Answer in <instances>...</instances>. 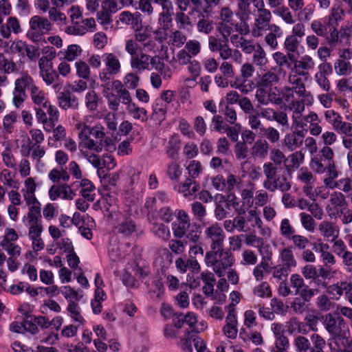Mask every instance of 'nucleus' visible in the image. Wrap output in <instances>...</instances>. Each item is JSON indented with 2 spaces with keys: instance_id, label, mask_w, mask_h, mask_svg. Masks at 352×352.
Returning <instances> with one entry per match:
<instances>
[{
  "instance_id": "6e6d98bb",
  "label": "nucleus",
  "mask_w": 352,
  "mask_h": 352,
  "mask_svg": "<svg viewBox=\"0 0 352 352\" xmlns=\"http://www.w3.org/2000/svg\"><path fill=\"white\" fill-rule=\"evenodd\" d=\"M253 294L260 298H270L272 296L270 286L267 282H262L254 287Z\"/></svg>"
},
{
  "instance_id": "774afa93",
  "label": "nucleus",
  "mask_w": 352,
  "mask_h": 352,
  "mask_svg": "<svg viewBox=\"0 0 352 352\" xmlns=\"http://www.w3.org/2000/svg\"><path fill=\"white\" fill-rule=\"evenodd\" d=\"M289 344V340L286 336L277 337L275 340V346L272 349L271 352H287Z\"/></svg>"
},
{
  "instance_id": "f8f14e48",
  "label": "nucleus",
  "mask_w": 352,
  "mask_h": 352,
  "mask_svg": "<svg viewBox=\"0 0 352 352\" xmlns=\"http://www.w3.org/2000/svg\"><path fill=\"white\" fill-rule=\"evenodd\" d=\"M26 190L23 192V197L28 206V211L33 209L41 210V204L35 197L36 184L34 179L31 177L25 181Z\"/></svg>"
},
{
  "instance_id": "bf43d9fd",
  "label": "nucleus",
  "mask_w": 352,
  "mask_h": 352,
  "mask_svg": "<svg viewBox=\"0 0 352 352\" xmlns=\"http://www.w3.org/2000/svg\"><path fill=\"white\" fill-rule=\"evenodd\" d=\"M191 210L195 218L201 221L207 214L206 207L199 201H194L191 204Z\"/></svg>"
},
{
  "instance_id": "423d86ee",
  "label": "nucleus",
  "mask_w": 352,
  "mask_h": 352,
  "mask_svg": "<svg viewBox=\"0 0 352 352\" xmlns=\"http://www.w3.org/2000/svg\"><path fill=\"white\" fill-rule=\"evenodd\" d=\"M294 69L296 74L289 78L292 82V89L299 96H305L306 87L305 82L307 80L308 63L306 58L303 57L302 60H294Z\"/></svg>"
},
{
  "instance_id": "c03bdc74",
  "label": "nucleus",
  "mask_w": 352,
  "mask_h": 352,
  "mask_svg": "<svg viewBox=\"0 0 352 352\" xmlns=\"http://www.w3.org/2000/svg\"><path fill=\"white\" fill-rule=\"evenodd\" d=\"M151 232L155 236L163 241H168L170 236L169 228L162 223H153Z\"/></svg>"
},
{
  "instance_id": "9d476101",
  "label": "nucleus",
  "mask_w": 352,
  "mask_h": 352,
  "mask_svg": "<svg viewBox=\"0 0 352 352\" xmlns=\"http://www.w3.org/2000/svg\"><path fill=\"white\" fill-rule=\"evenodd\" d=\"M22 222L28 228V234H35L43 231L41 210L33 209L31 211H28L23 217Z\"/></svg>"
},
{
  "instance_id": "79ce46f5",
  "label": "nucleus",
  "mask_w": 352,
  "mask_h": 352,
  "mask_svg": "<svg viewBox=\"0 0 352 352\" xmlns=\"http://www.w3.org/2000/svg\"><path fill=\"white\" fill-rule=\"evenodd\" d=\"M30 98L35 105L46 107L49 103L48 99L45 97V92L36 87L30 92Z\"/></svg>"
},
{
  "instance_id": "e433bc0d",
  "label": "nucleus",
  "mask_w": 352,
  "mask_h": 352,
  "mask_svg": "<svg viewBox=\"0 0 352 352\" xmlns=\"http://www.w3.org/2000/svg\"><path fill=\"white\" fill-rule=\"evenodd\" d=\"M134 39L143 47L144 51H151L154 47L153 41L145 31H136Z\"/></svg>"
},
{
  "instance_id": "a211bd4d",
  "label": "nucleus",
  "mask_w": 352,
  "mask_h": 352,
  "mask_svg": "<svg viewBox=\"0 0 352 352\" xmlns=\"http://www.w3.org/2000/svg\"><path fill=\"white\" fill-rule=\"evenodd\" d=\"M118 21L124 25L139 28L142 26V14L139 12L123 11L118 15Z\"/></svg>"
},
{
  "instance_id": "6e6552de",
  "label": "nucleus",
  "mask_w": 352,
  "mask_h": 352,
  "mask_svg": "<svg viewBox=\"0 0 352 352\" xmlns=\"http://www.w3.org/2000/svg\"><path fill=\"white\" fill-rule=\"evenodd\" d=\"M236 25L237 22L234 19V13L231 9L227 6L221 8L217 25V30L221 35L230 36Z\"/></svg>"
},
{
  "instance_id": "473e14b6",
  "label": "nucleus",
  "mask_w": 352,
  "mask_h": 352,
  "mask_svg": "<svg viewBox=\"0 0 352 352\" xmlns=\"http://www.w3.org/2000/svg\"><path fill=\"white\" fill-rule=\"evenodd\" d=\"M305 135L298 133L294 131L293 133L287 134L284 139L285 146L290 150H294L299 147L303 142Z\"/></svg>"
},
{
  "instance_id": "39448f33",
  "label": "nucleus",
  "mask_w": 352,
  "mask_h": 352,
  "mask_svg": "<svg viewBox=\"0 0 352 352\" xmlns=\"http://www.w3.org/2000/svg\"><path fill=\"white\" fill-rule=\"evenodd\" d=\"M321 319L324 320L325 328L332 337L338 338L340 340L346 338V322L338 310L321 316Z\"/></svg>"
},
{
  "instance_id": "dca6fc26",
  "label": "nucleus",
  "mask_w": 352,
  "mask_h": 352,
  "mask_svg": "<svg viewBox=\"0 0 352 352\" xmlns=\"http://www.w3.org/2000/svg\"><path fill=\"white\" fill-rule=\"evenodd\" d=\"M268 88L258 86L256 91L255 98L258 102L262 105H267L270 103H274L275 104H280L283 99L280 97L273 96L274 94L270 92L271 90L268 91Z\"/></svg>"
},
{
  "instance_id": "a18cd8bd",
  "label": "nucleus",
  "mask_w": 352,
  "mask_h": 352,
  "mask_svg": "<svg viewBox=\"0 0 352 352\" xmlns=\"http://www.w3.org/2000/svg\"><path fill=\"white\" fill-rule=\"evenodd\" d=\"M67 310L69 316L74 322L79 323V324H84L85 320L80 314V309L76 302H69L67 305Z\"/></svg>"
},
{
  "instance_id": "72a5a7b5",
  "label": "nucleus",
  "mask_w": 352,
  "mask_h": 352,
  "mask_svg": "<svg viewBox=\"0 0 352 352\" xmlns=\"http://www.w3.org/2000/svg\"><path fill=\"white\" fill-rule=\"evenodd\" d=\"M291 286L295 289V295L308 294V286L305 285L303 278L297 274L290 277Z\"/></svg>"
},
{
  "instance_id": "f704fd0d",
  "label": "nucleus",
  "mask_w": 352,
  "mask_h": 352,
  "mask_svg": "<svg viewBox=\"0 0 352 352\" xmlns=\"http://www.w3.org/2000/svg\"><path fill=\"white\" fill-rule=\"evenodd\" d=\"M80 186L81 187L80 194L88 201H93L95 199V186L93 183L87 179H82L80 182Z\"/></svg>"
},
{
  "instance_id": "5fc2aeb1",
  "label": "nucleus",
  "mask_w": 352,
  "mask_h": 352,
  "mask_svg": "<svg viewBox=\"0 0 352 352\" xmlns=\"http://www.w3.org/2000/svg\"><path fill=\"white\" fill-rule=\"evenodd\" d=\"M273 13L280 17L287 24H293L295 22L292 12L286 6H280L277 9L273 10Z\"/></svg>"
},
{
  "instance_id": "bb28decb",
  "label": "nucleus",
  "mask_w": 352,
  "mask_h": 352,
  "mask_svg": "<svg viewBox=\"0 0 352 352\" xmlns=\"http://www.w3.org/2000/svg\"><path fill=\"white\" fill-rule=\"evenodd\" d=\"M279 80L280 77L276 73L272 71H267L261 76L257 82V86L264 87L271 90L273 86L276 85L279 82Z\"/></svg>"
},
{
  "instance_id": "37998d69",
  "label": "nucleus",
  "mask_w": 352,
  "mask_h": 352,
  "mask_svg": "<svg viewBox=\"0 0 352 352\" xmlns=\"http://www.w3.org/2000/svg\"><path fill=\"white\" fill-rule=\"evenodd\" d=\"M280 259L282 265L291 270L292 267L296 265V261L294 257L292 251L289 248H284L280 254Z\"/></svg>"
},
{
  "instance_id": "5701e85b",
  "label": "nucleus",
  "mask_w": 352,
  "mask_h": 352,
  "mask_svg": "<svg viewBox=\"0 0 352 352\" xmlns=\"http://www.w3.org/2000/svg\"><path fill=\"white\" fill-rule=\"evenodd\" d=\"M19 34L21 28L19 20L16 17H10L6 23L1 26L0 33L3 38H8L11 32Z\"/></svg>"
},
{
  "instance_id": "ea45409f",
  "label": "nucleus",
  "mask_w": 352,
  "mask_h": 352,
  "mask_svg": "<svg viewBox=\"0 0 352 352\" xmlns=\"http://www.w3.org/2000/svg\"><path fill=\"white\" fill-rule=\"evenodd\" d=\"M294 302L292 304V308L296 314H303L308 310V294H300L296 295Z\"/></svg>"
},
{
  "instance_id": "393cba45",
  "label": "nucleus",
  "mask_w": 352,
  "mask_h": 352,
  "mask_svg": "<svg viewBox=\"0 0 352 352\" xmlns=\"http://www.w3.org/2000/svg\"><path fill=\"white\" fill-rule=\"evenodd\" d=\"M105 69L117 74L120 72L121 65L118 58L113 53H105L102 56Z\"/></svg>"
},
{
  "instance_id": "8fccbe9b",
  "label": "nucleus",
  "mask_w": 352,
  "mask_h": 352,
  "mask_svg": "<svg viewBox=\"0 0 352 352\" xmlns=\"http://www.w3.org/2000/svg\"><path fill=\"white\" fill-rule=\"evenodd\" d=\"M80 21L72 22V25L65 28V32L69 35L82 36L87 33V29Z\"/></svg>"
},
{
  "instance_id": "6ab92c4d",
  "label": "nucleus",
  "mask_w": 352,
  "mask_h": 352,
  "mask_svg": "<svg viewBox=\"0 0 352 352\" xmlns=\"http://www.w3.org/2000/svg\"><path fill=\"white\" fill-rule=\"evenodd\" d=\"M329 275L330 270L328 268H324L321 265L318 267L309 265V278H312L318 285H321L324 287V280Z\"/></svg>"
},
{
  "instance_id": "09e8293b",
  "label": "nucleus",
  "mask_w": 352,
  "mask_h": 352,
  "mask_svg": "<svg viewBox=\"0 0 352 352\" xmlns=\"http://www.w3.org/2000/svg\"><path fill=\"white\" fill-rule=\"evenodd\" d=\"M128 113L135 120L145 121L147 119V111L144 108L138 107L135 103L126 107Z\"/></svg>"
},
{
  "instance_id": "864d4df0",
  "label": "nucleus",
  "mask_w": 352,
  "mask_h": 352,
  "mask_svg": "<svg viewBox=\"0 0 352 352\" xmlns=\"http://www.w3.org/2000/svg\"><path fill=\"white\" fill-rule=\"evenodd\" d=\"M49 20L56 23L58 25L66 24V15L58 10L56 8H50L48 11Z\"/></svg>"
},
{
  "instance_id": "20e7f679",
  "label": "nucleus",
  "mask_w": 352,
  "mask_h": 352,
  "mask_svg": "<svg viewBox=\"0 0 352 352\" xmlns=\"http://www.w3.org/2000/svg\"><path fill=\"white\" fill-rule=\"evenodd\" d=\"M254 6L257 10V14L254 19L252 34L254 36H259L263 34V32L271 28L272 24L270 23V21L272 16L271 11L265 8L263 0H254Z\"/></svg>"
},
{
  "instance_id": "4d7b16f0",
  "label": "nucleus",
  "mask_w": 352,
  "mask_h": 352,
  "mask_svg": "<svg viewBox=\"0 0 352 352\" xmlns=\"http://www.w3.org/2000/svg\"><path fill=\"white\" fill-rule=\"evenodd\" d=\"M291 270L289 269H286L284 265L281 264H278L272 267L271 271L272 274L273 278L276 279L277 280H286V278L288 274L290 273Z\"/></svg>"
},
{
  "instance_id": "9b49d317",
  "label": "nucleus",
  "mask_w": 352,
  "mask_h": 352,
  "mask_svg": "<svg viewBox=\"0 0 352 352\" xmlns=\"http://www.w3.org/2000/svg\"><path fill=\"white\" fill-rule=\"evenodd\" d=\"M200 185L191 178H186L183 182L174 187V189L188 199H194L197 197Z\"/></svg>"
},
{
  "instance_id": "ddd939ff",
  "label": "nucleus",
  "mask_w": 352,
  "mask_h": 352,
  "mask_svg": "<svg viewBox=\"0 0 352 352\" xmlns=\"http://www.w3.org/2000/svg\"><path fill=\"white\" fill-rule=\"evenodd\" d=\"M214 210L215 218L219 220H223L229 215L230 210V201L221 194H217L214 197Z\"/></svg>"
},
{
  "instance_id": "c85d7f7f",
  "label": "nucleus",
  "mask_w": 352,
  "mask_h": 352,
  "mask_svg": "<svg viewBox=\"0 0 352 352\" xmlns=\"http://www.w3.org/2000/svg\"><path fill=\"white\" fill-rule=\"evenodd\" d=\"M116 230L118 233L128 237L136 231V226L131 218H126L118 224Z\"/></svg>"
},
{
  "instance_id": "de8ad7c7",
  "label": "nucleus",
  "mask_w": 352,
  "mask_h": 352,
  "mask_svg": "<svg viewBox=\"0 0 352 352\" xmlns=\"http://www.w3.org/2000/svg\"><path fill=\"white\" fill-rule=\"evenodd\" d=\"M49 179L54 183H60V182H68L69 175L68 173L61 168H53L48 174Z\"/></svg>"
},
{
  "instance_id": "0e129e2a",
  "label": "nucleus",
  "mask_w": 352,
  "mask_h": 352,
  "mask_svg": "<svg viewBox=\"0 0 352 352\" xmlns=\"http://www.w3.org/2000/svg\"><path fill=\"white\" fill-rule=\"evenodd\" d=\"M151 69H155L160 72L161 75H166V72L169 71V67L166 65L163 59L159 56H154L152 58V62L151 65Z\"/></svg>"
},
{
  "instance_id": "1a4fd4ad",
  "label": "nucleus",
  "mask_w": 352,
  "mask_h": 352,
  "mask_svg": "<svg viewBox=\"0 0 352 352\" xmlns=\"http://www.w3.org/2000/svg\"><path fill=\"white\" fill-rule=\"evenodd\" d=\"M205 240L210 243V251L223 248L226 234L221 226L214 223L206 228L204 230Z\"/></svg>"
},
{
  "instance_id": "7c9ffc66",
  "label": "nucleus",
  "mask_w": 352,
  "mask_h": 352,
  "mask_svg": "<svg viewBox=\"0 0 352 352\" xmlns=\"http://www.w3.org/2000/svg\"><path fill=\"white\" fill-rule=\"evenodd\" d=\"M162 12L160 13L158 17V23L162 28L169 29L172 25L173 12V5L162 8Z\"/></svg>"
},
{
  "instance_id": "3c124183",
  "label": "nucleus",
  "mask_w": 352,
  "mask_h": 352,
  "mask_svg": "<svg viewBox=\"0 0 352 352\" xmlns=\"http://www.w3.org/2000/svg\"><path fill=\"white\" fill-rule=\"evenodd\" d=\"M125 50L132 57L136 56L144 50L143 47L135 39L131 38L126 41Z\"/></svg>"
},
{
  "instance_id": "2f4dec72",
  "label": "nucleus",
  "mask_w": 352,
  "mask_h": 352,
  "mask_svg": "<svg viewBox=\"0 0 352 352\" xmlns=\"http://www.w3.org/2000/svg\"><path fill=\"white\" fill-rule=\"evenodd\" d=\"M153 113L151 119L159 122H162L166 118L167 112L166 104L162 102V100H156L153 104Z\"/></svg>"
},
{
  "instance_id": "412c9836",
  "label": "nucleus",
  "mask_w": 352,
  "mask_h": 352,
  "mask_svg": "<svg viewBox=\"0 0 352 352\" xmlns=\"http://www.w3.org/2000/svg\"><path fill=\"white\" fill-rule=\"evenodd\" d=\"M236 314H228L226 318V324L223 328L224 335L230 338L234 339L238 333Z\"/></svg>"
},
{
  "instance_id": "a878e982",
  "label": "nucleus",
  "mask_w": 352,
  "mask_h": 352,
  "mask_svg": "<svg viewBox=\"0 0 352 352\" xmlns=\"http://www.w3.org/2000/svg\"><path fill=\"white\" fill-rule=\"evenodd\" d=\"M199 20L197 23V29L199 32L209 34L214 29L213 21L210 19L211 15L206 13H197Z\"/></svg>"
},
{
  "instance_id": "2eb2a0df",
  "label": "nucleus",
  "mask_w": 352,
  "mask_h": 352,
  "mask_svg": "<svg viewBox=\"0 0 352 352\" xmlns=\"http://www.w3.org/2000/svg\"><path fill=\"white\" fill-rule=\"evenodd\" d=\"M152 58L153 56L142 52L132 57V58H130L131 67L133 70L137 72L151 70V65Z\"/></svg>"
},
{
  "instance_id": "f3484780",
  "label": "nucleus",
  "mask_w": 352,
  "mask_h": 352,
  "mask_svg": "<svg viewBox=\"0 0 352 352\" xmlns=\"http://www.w3.org/2000/svg\"><path fill=\"white\" fill-rule=\"evenodd\" d=\"M190 226V221L188 214L184 210L178 212V223L173 224V231L175 236L183 237Z\"/></svg>"
},
{
  "instance_id": "aec40b11",
  "label": "nucleus",
  "mask_w": 352,
  "mask_h": 352,
  "mask_svg": "<svg viewBox=\"0 0 352 352\" xmlns=\"http://www.w3.org/2000/svg\"><path fill=\"white\" fill-rule=\"evenodd\" d=\"M36 87L35 81L32 77L27 73L22 74L14 82V89L23 93H26V90L29 91L30 93Z\"/></svg>"
},
{
  "instance_id": "680f3d73",
  "label": "nucleus",
  "mask_w": 352,
  "mask_h": 352,
  "mask_svg": "<svg viewBox=\"0 0 352 352\" xmlns=\"http://www.w3.org/2000/svg\"><path fill=\"white\" fill-rule=\"evenodd\" d=\"M288 108L293 111L292 118L303 116L302 113L305 109L304 100H292L289 103Z\"/></svg>"
},
{
  "instance_id": "f257e3e1",
  "label": "nucleus",
  "mask_w": 352,
  "mask_h": 352,
  "mask_svg": "<svg viewBox=\"0 0 352 352\" xmlns=\"http://www.w3.org/2000/svg\"><path fill=\"white\" fill-rule=\"evenodd\" d=\"M204 261L219 277H223L226 270L234 265L235 260L231 251L223 248L207 252Z\"/></svg>"
},
{
  "instance_id": "f03ea898",
  "label": "nucleus",
  "mask_w": 352,
  "mask_h": 352,
  "mask_svg": "<svg viewBox=\"0 0 352 352\" xmlns=\"http://www.w3.org/2000/svg\"><path fill=\"white\" fill-rule=\"evenodd\" d=\"M104 130V129L102 126L90 127L85 124L79 133V138L86 141L85 142V148L96 153H100L104 144L108 147V149H110L111 147L110 142L111 140L110 138H107L103 142L105 137Z\"/></svg>"
},
{
  "instance_id": "c9c22d12",
  "label": "nucleus",
  "mask_w": 352,
  "mask_h": 352,
  "mask_svg": "<svg viewBox=\"0 0 352 352\" xmlns=\"http://www.w3.org/2000/svg\"><path fill=\"white\" fill-rule=\"evenodd\" d=\"M273 58L279 67H285L289 69L292 67V63L294 61L295 57L291 53L285 54L283 52H276L273 54Z\"/></svg>"
},
{
  "instance_id": "49530a36",
  "label": "nucleus",
  "mask_w": 352,
  "mask_h": 352,
  "mask_svg": "<svg viewBox=\"0 0 352 352\" xmlns=\"http://www.w3.org/2000/svg\"><path fill=\"white\" fill-rule=\"evenodd\" d=\"M294 122L292 124V128L294 131H296L298 133H301L305 135L307 133V122H308V116H302L296 118H292Z\"/></svg>"
},
{
  "instance_id": "0eeeda50",
  "label": "nucleus",
  "mask_w": 352,
  "mask_h": 352,
  "mask_svg": "<svg viewBox=\"0 0 352 352\" xmlns=\"http://www.w3.org/2000/svg\"><path fill=\"white\" fill-rule=\"evenodd\" d=\"M30 29L27 37L34 43H38L45 33L52 30V23L47 18L38 15L33 16L29 22Z\"/></svg>"
},
{
  "instance_id": "13d9d810",
  "label": "nucleus",
  "mask_w": 352,
  "mask_h": 352,
  "mask_svg": "<svg viewBox=\"0 0 352 352\" xmlns=\"http://www.w3.org/2000/svg\"><path fill=\"white\" fill-rule=\"evenodd\" d=\"M186 170H188L189 175L188 178H191L193 180H195V179L198 177L201 173L202 170V166L199 161L192 160L186 167Z\"/></svg>"
},
{
  "instance_id": "69168bd1",
  "label": "nucleus",
  "mask_w": 352,
  "mask_h": 352,
  "mask_svg": "<svg viewBox=\"0 0 352 352\" xmlns=\"http://www.w3.org/2000/svg\"><path fill=\"white\" fill-rule=\"evenodd\" d=\"M81 53L82 49L78 45H69L65 52V59L68 61H73L79 56Z\"/></svg>"
},
{
  "instance_id": "cd10ccee",
  "label": "nucleus",
  "mask_w": 352,
  "mask_h": 352,
  "mask_svg": "<svg viewBox=\"0 0 352 352\" xmlns=\"http://www.w3.org/2000/svg\"><path fill=\"white\" fill-rule=\"evenodd\" d=\"M267 30L270 32L265 36V41L270 47L274 50L278 46L277 38L283 35V31L278 25L274 23H272L271 28Z\"/></svg>"
},
{
  "instance_id": "b1692460",
  "label": "nucleus",
  "mask_w": 352,
  "mask_h": 352,
  "mask_svg": "<svg viewBox=\"0 0 352 352\" xmlns=\"http://www.w3.org/2000/svg\"><path fill=\"white\" fill-rule=\"evenodd\" d=\"M181 146V140L177 135H171L166 145L165 146L164 150L167 157L170 159H176L179 151Z\"/></svg>"
},
{
  "instance_id": "4be33fe9",
  "label": "nucleus",
  "mask_w": 352,
  "mask_h": 352,
  "mask_svg": "<svg viewBox=\"0 0 352 352\" xmlns=\"http://www.w3.org/2000/svg\"><path fill=\"white\" fill-rule=\"evenodd\" d=\"M251 3L254 4V0H238L236 16L241 21H247L254 14L251 10Z\"/></svg>"
},
{
  "instance_id": "603ef678",
  "label": "nucleus",
  "mask_w": 352,
  "mask_h": 352,
  "mask_svg": "<svg viewBox=\"0 0 352 352\" xmlns=\"http://www.w3.org/2000/svg\"><path fill=\"white\" fill-rule=\"evenodd\" d=\"M253 62L259 67L265 66L267 63L266 53L261 45H258L257 47L253 51Z\"/></svg>"
},
{
  "instance_id": "4468645a",
  "label": "nucleus",
  "mask_w": 352,
  "mask_h": 352,
  "mask_svg": "<svg viewBox=\"0 0 352 352\" xmlns=\"http://www.w3.org/2000/svg\"><path fill=\"white\" fill-rule=\"evenodd\" d=\"M57 100L58 106L64 110H76L78 109V98L70 91L59 92L57 96Z\"/></svg>"
},
{
  "instance_id": "338daca9",
  "label": "nucleus",
  "mask_w": 352,
  "mask_h": 352,
  "mask_svg": "<svg viewBox=\"0 0 352 352\" xmlns=\"http://www.w3.org/2000/svg\"><path fill=\"white\" fill-rule=\"evenodd\" d=\"M185 50L192 56L195 57L201 52V43L197 40H189L186 42Z\"/></svg>"
},
{
  "instance_id": "052dcab7",
  "label": "nucleus",
  "mask_w": 352,
  "mask_h": 352,
  "mask_svg": "<svg viewBox=\"0 0 352 352\" xmlns=\"http://www.w3.org/2000/svg\"><path fill=\"white\" fill-rule=\"evenodd\" d=\"M311 340L313 346L309 345V352H323L322 349L326 345L324 340L316 333L311 335Z\"/></svg>"
},
{
  "instance_id": "c756f323",
  "label": "nucleus",
  "mask_w": 352,
  "mask_h": 352,
  "mask_svg": "<svg viewBox=\"0 0 352 352\" xmlns=\"http://www.w3.org/2000/svg\"><path fill=\"white\" fill-rule=\"evenodd\" d=\"M344 16V6L340 4H334L329 16L328 24L331 27H337L338 22L342 21Z\"/></svg>"
},
{
  "instance_id": "7ed1b4c3",
  "label": "nucleus",
  "mask_w": 352,
  "mask_h": 352,
  "mask_svg": "<svg viewBox=\"0 0 352 352\" xmlns=\"http://www.w3.org/2000/svg\"><path fill=\"white\" fill-rule=\"evenodd\" d=\"M229 36L217 38L214 36L208 37V48L212 52H219V56L223 60L231 59L236 63H241L242 55L237 50H232L229 46Z\"/></svg>"
},
{
  "instance_id": "a19ab883",
  "label": "nucleus",
  "mask_w": 352,
  "mask_h": 352,
  "mask_svg": "<svg viewBox=\"0 0 352 352\" xmlns=\"http://www.w3.org/2000/svg\"><path fill=\"white\" fill-rule=\"evenodd\" d=\"M166 174L172 182H178L182 174V168L179 163L171 162L166 166Z\"/></svg>"
},
{
  "instance_id": "58836bf2",
  "label": "nucleus",
  "mask_w": 352,
  "mask_h": 352,
  "mask_svg": "<svg viewBox=\"0 0 352 352\" xmlns=\"http://www.w3.org/2000/svg\"><path fill=\"white\" fill-rule=\"evenodd\" d=\"M304 155V153H302L301 151L290 155L288 158L285 160L286 168L288 170L298 168L303 162Z\"/></svg>"
},
{
  "instance_id": "4c0bfd02",
  "label": "nucleus",
  "mask_w": 352,
  "mask_h": 352,
  "mask_svg": "<svg viewBox=\"0 0 352 352\" xmlns=\"http://www.w3.org/2000/svg\"><path fill=\"white\" fill-rule=\"evenodd\" d=\"M268 149L269 144L266 140H257L252 148V154L260 158H265L267 155Z\"/></svg>"
},
{
  "instance_id": "e2e57ef3",
  "label": "nucleus",
  "mask_w": 352,
  "mask_h": 352,
  "mask_svg": "<svg viewBox=\"0 0 352 352\" xmlns=\"http://www.w3.org/2000/svg\"><path fill=\"white\" fill-rule=\"evenodd\" d=\"M336 72L339 76H344L348 71L350 72L352 70L351 64L344 59H338L334 64Z\"/></svg>"
}]
</instances>
